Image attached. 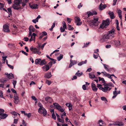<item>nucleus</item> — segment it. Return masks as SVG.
I'll return each mask as SVG.
<instances>
[{
	"instance_id": "nucleus-1",
	"label": "nucleus",
	"mask_w": 126,
	"mask_h": 126,
	"mask_svg": "<svg viewBox=\"0 0 126 126\" xmlns=\"http://www.w3.org/2000/svg\"><path fill=\"white\" fill-rule=\"evenodd\" d=\"M98 18L97 17L94 18L93 20H90L89 24V26L91 28L96 29L99 24Z\"/></svg>"
},
{
	"instance_id": "nucleus-2",
	"label": "nucleus",
	"mask_w": 126,
	"mask_h": 126,
	"mask_svg": "<svg viewBox=\"0 0 126 126\" xmlns=\"http://www.w3.org/2000/svg\"><path fill=\"white\" fill-rule=\"evenodd\" d=\"M97 87L99 88V89L100 90H101L102 91L104 92H107L108 90L109 91L110 90L111 88H110L108 86H104V87H101L102 86V85L100 84H97Z\"/></svg>"
},
{
	"instance_id": "nucleus-3",
	"label": "nucleus",
	"mask_w": 126,
	"mask_h": 126,
	"mask_svg": "<svg viewBox=\"0 0 126 126\" xmlns=\"http://www.w3.org/2000/svg\"><path fill=\"white\" fill-rule=\"evenodd\" d=\"M115 31V30L114 28L112 29L111 30L109 31L108 33L107 34L109 38V39H111L114 37V32Z\"/></svg>"
},
{
	"instance_id": "nucleus-4",
	"label": "nucleus",
	"mask_w": 126,
	"mask_h": 126,
	"mask_svg": "<svg viewBox=\"0 0 126 126\" xmlns=\"http://www.w3.org/2000/svg\"><path fill=\"white\" fill-rule=\"evenodd\" d=\"M110 24L109 19H107L106 20L103 21L102 23L100 25L99 28L103 29Z\"/></svg>"
},
{
	"instance_id": "nucleus-5",
	"label": "nucleus",
	"mask_w": 126,
	"mask_h": 126,
	"mask_svg": "<svg viewBox=\"0 0 126 126\" xmlns=\"http://www.w3.org/2000/svg\"><path fill=\"white\" fill-rule=\"evenodd\" d=\"M53 104L56 108L61 112H63L64 111V109L62 108L61 107L58 103H54Z\"/></svg>"
},
{
	"instance_id": "nucleus-6",
	"label": "nucleus",
	"mask_w": 126,
	"mask_h": 126,
	"mask_svg": "<svg viewBox=\"0 0 126 126\" xmlns=\"http://www.w3.org/2000/svg\"><path fill=\"white\" fill-rule=\"evenodd\" d=\"M30 50L33 53H36L38 54H40L41 53V52L39 50L35 47H31L30 48Z\"/></svg>"
},
{
	"instance_id": "nucleus-7",
	"label": "nucleus",
	"mask_w": 126,
	"mask_h": 126,
	"mask_svg": "<svg viewBox=\"0 0 126 126\" xmlns=\"http://www.w3.org/2000/svg\"><path fill=\"white\" fill-rule=\"evenodd\" d=\"M35 29L32 25L30 26L29 28V37H30L32 34V32H34L35 31Z\"/></svg>"
},
{
	"instance_id": "nucleus-8",
	"label": "nucleus",
	"mask_w": 126,
	"mask_h": 126,
	"mask_svg": "<svg viewBox=\"0 0 126 126\" xmlns=\"http://www.w3.org/2000/svg\"><path fill=\"white\" fill-rule=\"evenodd\" d=\"M13 98L14 99V103L16 104H18L20 101L18 96L16 94H15L13 97Z\"/></svg>"
},
{
	"instance_id": "nucleus-9",
	"label": "nucleus",
	"mask_w": 126,
	"mask_h": 126,
	"mask_svg": "<svg viewBox=\"0 0 126 126\" xmlns=\"http://www.w3.org/2000/svg\"><path fill=\"white\" fill-rule=\"evenodd\" d=\"M3 30L4 32L7 33H9L10 32L9 27L6 25L3 26Z\"/></svg>"
},
{
	"instance_id": "nucleus-10",
	"label": "nucleus",
	"mask_w": 126,
	"mask_h": 126,
	"mask_svg": "<svg viewBox=\"0 0 126 126\" xmlns=\"http://www.w3.org/2000/svg\"><path fill=\"white\" fill-rule=\"evenodd\" d=\"M75 21L77 23V25L78 26H79L81 24V22H80L81 21L80 18L78 17H76L75 19Z\"/></svg>"
},
{
	"instance_id": "nucleus-11",
	"label": "nucleus",
	"mask_w": 126,
	"mask_h": 126,
	"mask_svg": "<svg viewBox=\"0 0 126 126\" xmlns=\"http://www.w3.org/2000/svg\"><path fill=\"white\" fill-rule=\"evenodd\" d=\"M109 39V38L107 34L104 35L101 39V40L102 42H104L107 41L108 39Z\"/></svg>"
},
{
	"instance_id": "nucleus-12",
	"label": "nucleus",
	"mask_w": 126,
	"mask_h": 126,
	"mask_svg": "<svg viewBox=\"0 0 126 126\" xmlns=\"http://www.w3.org/2000/svg\"><path fill=\"white\" fill-rule=\"evenodd\" d=\"M115 125L119 126H123L124 125V123L121 122L117 121L115 122Z\"/></svg>"
},
{
	"instance_id": "nucleus-13",
	"label": "nucleus",
	"mask_w": 126,
	"mask_h": 126,
	"mask_svg": "<svg viewBox=\"0 0 126 126\" xmlns=\"http://www.w3.org/2000/svg\"><path fill=\"white\" fill-rule=\"evenodd\" d=\"M5 74L7 75V78L10 79L14 78V76L12 73L8 74L7 73H5Z\"/></svg>"
},
{
	"instance_id": "nucleus-14",
	"label": "nucleus",
	"mask_w": 126,
	"mask_h": 126,
	"mask_svg": "<svg viewBox=\"0 0 126 126\" xmlns=\"http://www.w3.org/2000/svg\"><path fill=\"white\" fill-rule=\"evenodd\" d=\"M77 62L75 60H72L71 59L70 60V63L69 66V68L71 67L72 66L75 64H76Z\"/></svg>"
},
{
	"instance_id": "nucleus-15",
	"label": "nucleus",
	"mask_w": 126,
	"mask_h": 126,
	"mask_svg": "<svg viewBox=\"0 0 126 126\" xmlns=\"http://www.w3.org/2000/svg\"><path fill=\"white\" fill-rule=\"evenodd\" d=\"M14 9H16L17 10H18L20 8V5H16V4H14L12 6Z\"/></svg>"
},
{
	"instance_id": "nucleus-16",
	"label": "nucleus",
	"mask_w": 126,
	"mask_h": 126,
	"mask_svg": "<svg viewBox=\"0 0 126 126\" xmlns=\"http://www.w3.org/2000/svg\"><path fill=\"white\" fill-rule=\"evenodd\" d=\"M42 68L44 71H47L49 69L50 67L48 65H47L43 66Z\"/></svg>"
},
{
	"instance_id": "nucleus-17",
	"label": "nucleus",
	"mask_w": 126,
	"mask_h": 126,
	"mask_svg": "<svg viewBox=\"0 0 126 126\" xmlns=\"http://www.w3.org/2000/svg\"><path fill=\"white\" fill-rule=\"evenodd\" d=\"M91 87L92 90L95 92H96L98 89L97 88H96V87L95 84L93 83L91 84Z\"/></svg>"
},
{
	"instance_id": "nucleus-18",
	"label": "nucleus",
	"mask_w": 126,
	"mask_h": 126,
	"mask_svg": "<svg viewBox=\"0 0 126 126\" xmlns=\"http://www.w3.org/2000/svg\"><path fill=\"white\" fill-rule=\"evenodd\" d=\"M30 7L32 9H36L37 8L38 5L37 4H33L32 5L29 4Z\"/></svg>"
},
{
	"instance_id": "nucleus-19",
	"label": "nucleus",
	"mask_w": 126,
	"mask_h": 126,
	"mask_svg": "<svg viewBox=\"0 0 126 126\" xmlns=\"http://www.w3.org/2000/svg\"><path fill=\"white\" fill-rule=\"evenodd\" d=\"M46 101L49 103H50L51 102L52 99L51 97L49 96H47L45 98Z\"/></svg>"
},
{
	"instance_id": "nucleus-20",
	"label": "nucleus",
	"mask_w": 126,
	"mask_h": 126,
	"mask_svg": "<svg viewBox=\"0 0 126 126\" xmlns=\"http://www.w3.org/2000/svg\"><path fill=\"white\" fill-rule=\"evenodd\" d=\"M7 116L8 115L7 114L4 113L2 114H0V118L1 119H5Z\"/></svg>"
},
{
	"instance_id": "nucleus-21",
	"label": "nucleus",
	"mask_w": 126,
	"mask_h": 126,
	"mask_svg": "<svg viewBox=\"0 0 126 126\" xmlns=\"http://www.w3.org/2000/svg\"><path fill=\"white\" fill-rule=\"evenodd\" d=\"M47 62L45 61V59H43L42 60H41L40 59V65H43L46 64Z\"/></svg>"
},
{
	"instance_id": "nucleus-22",
	"label": "nucleus",
	"mask_w": 126,
	"mask_h": 126,
	"mask_svg": "<svg viewBox=\"0 0 126 126\" xmlns=\"http://www.w3.org/2000/svg\"><path fill=\"white\" fill-rule=\"evenodd\" d=\"M52 76L51 72L47 73L45 74L44 77L47 79L50 78Z\"/></svg>"
},
{
	"instance_id": "nucleus-23",
	"label": "nucleus",
	"mask_w": 126,
	"mask_h": 126,
	"mask_svg": "<svg viewBox=\"0 0 126 126\" xmlns=\"http://www.w3.org/2000/svg\"><path fill=\"white\" fill-rule=\"evenodd\" d=\"M106 7V6L105 5H102V3H101L99 6V9L101 10L104 9Z\"/></svg>"
},
{
	"instance_id": "nucleus-24",
	"label": "nucleus",
	"mask_w": 126,
	"mask_h": 126,
	"mask_svg": "<svg viewBox=\"0 0 126 126\" xmlns=\"http://www.w3.org/2000/svg\"><path fill=\"white\" fill-rule=\"evenodd\" d=\"M41 110L43 111V112H42V111H41V112L40 113L41 114L43 113V115L44 116H45L47 114V112L46 109L45 108H44L43 109Z\"/></svg>"
},
{
	"instance_id": "nucleus-25",
	"label": "nucleus",
	"mask_w": 126,
	"mask_h": 126,
	"mask_svg": "<svg viewBox=\"0 0 126 126\" xmlns=\"http://www.w3.org/2000/svg\"><path fill=\"white\" fill-rule=\"evenodd\" d=\"M117 11V13L119 17L121 19L122 18V16L121 15L122 11L120 10H118Z\"/></svg>"
},
{
	"instance_id": "nucleus-26",
	"label": "nucleus",
	"mask_w": 126,
	"mask_h": 126,
	"mask_svg": "<svg viewBox=\"0 0 126 126\" xmlns=\"http://www.w3.org/2000/svg\"><path fill=\"white\" fill-rule=\"evenodd\" d=\"M98 124L99 125V126H102V125L103 124H105V123L102 120H99L98 121Z\"/></svg>"
},
{
	"instance_id": "nucleus-27",
	"label": "nucleus",
	"mask_w": 126,
	"mask_h": 126,
	"mask_svg": "<svg viewBox=\"0 0 126 126\" xmlns=\"http://www.w3.org/2000/svg\"><path fill=\"white\" fill-rule=\"evenodd\" d=\"M39 106L40 108H39L38 111L39 113H40L41 112V110L44 108L43 107L42 105L41 104H39Z\"/></svg>"
},
{
	"instance_id": "nucleus-28",
	"label": "nucleus",
	"mask_w": 126,
	"mask_h": 126,
	"mask_svg": "<svg viewBox=\"0 0 126 126\" xmlns=\"http://www.w3.org/2000/svg\"><path fill=\"white\" fill-rule=\"evenodd\" d=\"M89 78L92 79L95 78V75L92 73H89Z\"/></svg>"
},
{
	"instance_id": "nucleus-29",
	"label": "nucleus",
	"mask_w": 126,
	"mask_h": 126,
	"mask_svg": "<svg viewBox=\"0 0 126 126\" xmlns=\"http://www.w3.org/2000/svg\"><path fill=\"white\" fill-rule=\"evenodd\" d=\"M109 14L110 15V17L111 19H113L114 18V13L113 12H110L109 13Z\"/></svg>"
},
{
	"instance_id": "nucleus-30",
	"label": "nucleus",
	"mask_w": 126,
	"mask_h": 126,
	"mask_svg": "<svg viewBox=\"0 0 126 126\" xmlns=\"http://www.w3.org/2000/svg\"><path fill=\"white\" fill-rule=\"evenodd\" d=\"M21 1L22 0H14V4L19 5Z\"/></svg>"
},
{
	"instance_id": "nucleus-31",
	"label": "nucleus",
	"mask_w": 126,
	"mask_h": 126,
	"mask_svg": "<svg viewBox=\"0 0 126 126\" xmlns=\"http://www.w3.org/2000/svg\"><path fill=\"white\" fill-rule=\"evenodd\" d=\"M113 42L114 44L116 46H119L120 45V42L119 41H114Z\"/></svg>"
},
{
	"instance_id": "nucleus-32",
	"label": "nucleus",
	"mask_w": 126,
	"mask_h": 126,
	"mask_svg": "<svg viewBox=\"0 0 126 126\" xmlns=\"http://www.w3.org/2000/svg\"><path fill=\"white\" fill-rule=\"evenodd\" d=\"M83 74V73L82 72H79V71L78 70L77 72L76 73L75 75L79 77L80 76Z\"/></svg>"
},
{
	"instance_id": "nucleus-33",
	"label": "nucleus",
	"mask_w": 126,
	"mask_h": 126,
	"mask_svg": "<svg viewBox=\"0 0 126 126\" xmlns=\"http://www.w3.org/2000/svg\"><path fill=\"white\" fill-rule=\"evenodd\" d=\"M32 36H33V39L32 40V38L31 39H30V42H31L32 41H35V36L36 35V34L34 33H33L32 34Z\"/></svg>"
},
{
	"instance_id": "nucleus-34",
	"label": "nucleus",
	"mask_w": 126,
	"mask_h": 126,
	"mask_svg": "<svg viewBox=\"0 0 126 126\" xmlns=\"http://www.w3.org/2000/svg\"><path fill=\"white\" fill-rule=\"evenodd\" d=\"M87 60H85L84 61H82L78 63V65L79 66H81L82 64H86L87 63Z\"/></svg>"
},
{
	"instance_id": "nucleus-35",
	"label": "nucleus",
	"mask_w": 126,
	"mask_h": 126,
	"mask_svg": "<svg viewBox=\"0 0 126 126\" xmlns=\"http://www.w3.org/2000/svg\"><path fill=\"white\" fill-rule=\"evenodd\" d=\"M56 114L57 118V119L58 120V121L59 122H63V120H61V119L59 117V115L57 113H56Z\"/></svg>"
},
{
	"instance_id": "nucleus-36",
	"label": "nucleus",
	"mask_w": 126,
	"mask_h": 126,
	"mask_svg": "<svg viewBox=\"0 0 126 126\" xmlns=\"http://www.w3.org/2000/svg\"><path fill=\"white\" fill-rule=\"evenodd\" d=\"M40 59H37L35 61V63L36 64H39L40 65Z\"/></svg>"
},
{
	"instance_id": "nucleus-37",
	"label": "nucleus",
	"mask_w": 126,
	"mask_h": 126,
	"mask_svg": "<svg viewBox=\"0 0 126 126\" xmlns=\"http://www.w3.org/2000/svg\"><path fill=\"white\" fill-rule=\"evenodd\" d=\"M101 99L103 101H104L106 103H107L108 101L106 97H101Z\"/></svg>"
},
{
	"instance_id": "nucleus-38",
	"label": "nucleus",
	"mask_w": 126,
	"mask_h": 126,
	"mask_svg": "<svg viewBox=\"0 0 126 126\" xmlns=\"http://www.w3.org/2000/svg\"><path fill=\"white\" fill-rule=\"evenodd\" d=\"M63 55L62 54H61L60 56L58 57L57 59L59 61H60L62 59L63 57Z\"/></svg>"
},
{
	"instance_id": "nucleus-39",
	"label": "nucleus",
	"mask_w": 126,
	"mask_h": 126,
	"mask_svg": "<svg viewBox=\"0 0 126 126\" xmlns=\"http://www.w3.org/2000/svg\"><path fill=\"white\" fill-rule=\"evenodd\" d=\"M104 68L107 71H110V70L109 69V66L108 65H107L105 64H103Z\"/></svg>"
},
{
	"instance_id": "nucleus-40",
	"label": "nucleus",
	"mask_w": 126,
	"mask_h": 126,
	"mask_svg": "<svg viewBox=\"0 0 126 126\" xmlns=\"http://www.w3.org/2000/svg\"><path fill=\"white\" fill-rule=\"evenodd\" d=\"M8 12H7L9 15H12V10L11 8H8Z\"/></svg>"
},
{
	"instance_id": "nucleus-41",
	"label": "nucleus",
	"mask_w": 126,
	"mask_h": 126,
	"mask_svg": "<svg viewBox=\"0 0 126 126\" xmlns=\"http://www.w3.org/2000/svg\"><path fill=\"white\" fill-rule=\"evenodd\" d=\"M86 13L87 14L88 16V17H89L91 16H93L92 12H91L90 11L87 12Z\"/></svg>"
},
{
	"instance_id": "nucleus-42",
	"label": "nucleus",
	"mask_w": 126,
	"mask_h": 126,
	"mask_svg": "<svg viewBox=\"0 0 126 126\" xmlns=\"http://www.w3.org/2000/svg\"><path fill=\"white\" fill-rule=\"evenodd\" d=\"M98 78L99 79V81H100L101 80H102V82L103 83H105V80L103 78H101L100 77H98Z\"/></svg>"
},
{
	"instance_id": "nucleus-43",
	"label": "nucleus",
	"mask_w": 126,
	"mask_h": 126,
	"mask_svg": "<svg viewBox=\"0 0 126 126\" xmlns=\"http://www.w3.org/2000/svg\"><path fill=\"white\" fill-rule=\"evenodd\" d=\"M63 28H66V23L64 21H63Z\"/></svg>"
},
{
	"instance_id": "nucleus-44",
	"label": "nucleus",
	"mask_w": 126,
	"mask_h": 126,
	"mask_svg": "<svg viewBox=\"0 0 126 126\" xmlns=\"http://www.w3.org/2000/svg\"><path fill=\"white\" fill-rule=\"evenodd\" d=\"M11 113L12 115L15 116H17L18 114L19 116L20 115V114L18 113H17L15 111H13Z\"/></svg>"
},
{
	"instance_id": "nucleus-45",
	"label": "nucleus",
	"mask_w": 126,
	"mask_h": 126,
	"mask_svg": "<svg viewBox=\"0 0 126 126\" xmlns=\"http://www.w3.org/2000/svg\"><path fill=\"white\" fill-rule=\"evenodd\" d=\"M68 30H71L74 29V28L73 27H71V26L70 25L68 24Z\"/></svg>"
},
{
	"instance_id": "nucleus-46",
	"label": "nucleus",
	"mask_w": 126,
	"mask_h": 126,
	"mask_svg": "<svg viewBox=\"0 0 126 126\" xmlns=\"http://www.w3.org/2000/svg\"><path fill=\"white\" fill-rule=\"evenodd\" d=\"M82 88L84 90H88V88H86V86L85 85H83L82 86Z\"/></svg>"
},
{
	"instance_id": "nucleus-47",
	"label": "nucleus",
	"mask_w": 126,
	"mask_h": 126,
	"mask_svg": "<svg viewBox=\"0 0 126 126\" xmlns=\"http://www.w3.org/2000/svg\"><path fill=\"white\" fill-rule=\"evenodd\" d=\"M46 83L48 85H49L51 83V82L48 80H47L46 81Z\"/></svg>"
},
{
	"instance_id": "nucleus-48",
	"label": "nucleus",
	"mask_w": 126,
	"mask_h": 126,
	"mask_svg": "<svg viewBox=\"0 0 126 126\" xmlns=\"http://www.w3.org/2000/svg\"><path fill=\"white\" fill-rule=\"evenodd\" d=\"M41 33V34H42L44 36H46L47 35V32L45 31L42 32Z\"/></svg>"
},
{
	"instance_id": "nucleus-49",
	"label": "nucleus",
	"mask_w": 126,
	"mask_h": 126,
	"mask_svg": "<svg viewBox=\"0 0 126 126\" xmlns=\"http://www.w3.org/2000/svg\"><path fill=\"white\" fill-rule=\"evenodd\" d=\"M25 115L27 116L28 118H30L31 116V113H26Z\"/></svg>"
},
{
	"instance_id": "nucleus-50",
	"label": "nucleus",
	"mask_w": 126,
	"mask_h": 126,
	"mask_svg": "<svg viewBox=\"0 0 126 126\" xmlns=\"http://www.w3.org/2000/svg\"><path fill=\"white\" fill-rule=\"evenodd\" d=\"M90 42H87L86 44H84V46L83 47H87L88 46V45L89 44Z\"/></svg>"
},
{
	"instance_id": "nucleus-51",
	"label": "nucleus",
	"mask_w": 126,
	"mask_h": 126,
	"mask_svg": "<svg viewBox=\"0 0 126 126\" xmlns=\"http://www.w3.org/2000/svg\"><path fill=\"white\" fill-rule=\"evenodd\" d=\"M67 21L69 23H70L71 22V19L69 18L68 17H67Z\"/></svg>"
},
{
	"instance_id": "nucleus-52",
	"label": "nucleus",
	"mask_w": 126,
	"mask_h": 126,
	"mask_svg": "<svg viewBox=\"0 0 126 126\" xmlns=\"http://www.w3.org/2000/svg\"><path fill=\"white\" fill-rule=\"evenodd\" d=\"M4 7V5L3 4L0 3V9L2 10Z\"/></svg>"
},
{
	"instance_id": "nucleus-53",
	"label": "nucleus",
	"mask_w": 126,
	"mask_h": 126,
	"mask_svg": "<svg viewBox=\"0 0 126 126\" xmlns=\"http://www.w3.org/2000/svg\"><path fill=\"white\" fill-rule=\"evenodd\" d=\"M52 116L53 119H54L55 120L56 119V117L54 113L52 114Z\"/></svg>"
},
{
	"instance_id": "nucleus-54",
	"label": "nucleus",
	"mask_w": 126,
	"mask_h": 126,
	"mask_svg": "<svg viewBox=\"0 0 126 126\" xmlns=\"http://www.w3.org/2000/svg\"><path fill=\"white\" fill-rule=\"evenodd\" d=\"M32 21L33 23H36L38 21V20L36 18L35 19L32 20Z\"/></svg>"
},
{
	"instance_id": "nucleus-55",
	"label": "nucleus",
	"mask_w": 126,
	"mask_h": 126,
	"mask_svg": "<svg viewBox=\"0 0 126 126\" xmlns=\"http://www.w3.org/2000/svg\"><path fill=\"white\" fill-rule=\"evenodd\" d=\"M65 29L63 28L62 27H61L60 28V30L61 32H64L65 31Z\"/></svg>"
},
{
	"instance_id": "nucleus-56",
	"label": "nucleus",
	"mask_w": 126,
	"mask_h": 126,
	"mask_svg": "<svg viewBox=\"0 0 126 126\" xmlns=\"http://www.w3.org/2000/svg\"><path fill=\"white\" fill-rule=\"evenodd\" d=\"M4 110L3 109H0V114H2L4 113Z\"/></svg>"
},
{
	"instance_id": "nucleus-57",
	"label": "nucleus",
	"mask_w": 126,
	"mask_h": 126,
	"mask_svg": "<svg viewBox=\"0 0 126 126\" xmlns=\"http://www.w3.org/2000/svg\"><path fill=\"white\" fill-rule=\"evenodd\" d=\"M7 80L6 79H2L1 80V82L2 83H4Z\"/></svg>"
},
{
	"instance_id": "nucleus-58",
	"label": "nucleus",
	"mask_w": 126,
	"mask_h": 126,
	"mask_svg": "<svg viewBox=\"0 0 126 126\" xmlns=\"http://www.w3.org/2000/svg\"><path fill=\"white\" fill-rule=\"evenodd\" d=\"M18 120V119H14V123L16 124L17 123V121Z\"/></svg>"
},
{
	"instance_id": "nucleus-59",
	"label": "nucleus",
	"mask_w": 126,
	"mask_h": 126,
	"mask_svg": "<svg viewBox=\"0 0 126 126\" xmlns=\"http://www.w3.org/2000/svg\"><path fill=\"white\" fill-rule=\"evenodd\" d=\"M21 52L22 53L26 55V56H27L28 55V54L27 53L25 52L23 50H22L20 51V52Z\"/></svg>"
},
{
	"instance_id": "nucleus-60",
	"label": "nucleus",
	"mask_w": 126,
	"mask_h": 126,
	"mask_svg": "<svg viewBox=\"0 0 126 126\" xmlns=\"http://www.w3.org/2000/svg\"><path fill=\"white\" fill-rule=\"evenodd\" d=\"M50 60H51L53 61V63L55 64L56 63V60H54V59L53 58H50Z\"/></svg>"
},
{
	"instance_id": "nucleus-61",
	"label": "nucleus",
	"mask_w": 126,
	"mask_h": 126,
	"mask_svg": "<svg viewBox=\"0 0 126 126\" xmlns=\"http://www.w3.org/2000/svg\"><path fill=\"white\" fill-rule=\"evenodd\" d=\"M8 66L10 68L12 69H13L14 67L13 66L9 64H8Z\"/></svg>"
},
{
	"instance_id": "nucleus-62",
	"label": "nucleus",
	"mask_w": 126,
	"mask_h": 126,
	"mask_svg": "<svg viewBox=\"0 0 126 126\" xmlns=\"http://www.w3.org/2000/svg\"><path fill=\"white\" fill-rule=\"evenodd\" d=\"M92 15H96L97 14V13L95 11H93L92 12Z\"/></svg>"
},
{
	"instance_id": "nucleus-63",
	"label": "nucleus",
	"mask_w": 126,
	"mask_h": 126,
	"mask_svg": "<svg viewBox=\"0 0 126 126\" xmlns=\"http://www.w3.org/2000/svg\"><path fill=\"white\" fill-rule=\"evenodd\" d=\"M50 112L52 113V114L54 113V110L52 109H50Z\"/></svg>"
},
{
	"instance_id": "nucleus-64",
	"label": "nucleus",
	"mask_w": 126,
	"mask_h": 126,
	"mask_svg": "<svg viewBox=\"0 0 126 126\" xmlns=\"http://www.w3.org/2000/svg\"><path fill=\"white\" fill-rule=\"evenodd\" d=\"M31 97L33 100H34L35 101L37 100V99L34 96H32Z\"/></svg>"
}]
</instances>
